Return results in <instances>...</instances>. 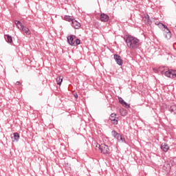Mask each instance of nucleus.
<instances>
[{
  "label": "nucleus",
  "mask_w": 176,
  "mask_h": 176,
  "mask_svg": "<svg viewBox=\"0 0 176 176\" xmlns=\"http://www.w3.org/2000/svg\"><path fill=\"white\" fill-rule=\"evenodd\" d=\"M16 27L19 28V30H20L21 31V30H23L24 25H23L22 23H21L19 24Z\"/></svg>",
  "instance_id": "nucleus-22"
},
{
  "label": "nucleus",
  "mask_w": 176,
  "mask_h": 176,
  "mask_svg": "<svg viewBox=\"0 0 176 176\" xmlns=\"http://www.w3.org/2000/svg\"><path fill=\"white\" fill-rule=\"evenodd\" d=\"M142 20L144 22V24H146V25H151L152 24V21L151 20L149 14H146L144 16H143Z\"/></svg>",
  "instance_id": "nucleus-6"
},
{
  "label": "nucleus",
  "mask_w": 176,
  "mask_h": 176,
  "mask_svg": "<svg viewBox=\"0 0 176 176\" xmlns=\"http://www.w3.org/2000/svg\"><path fill=\"white\" fill-rule=\"evenodd\" d=\"M170 112L173 113L174 115H176V105H172L169 109Z\"/></svg>",
  "instance_id": "nucleus-16"
},
{
  "label": "nucleus",
  "mask_w": 176,
  "mask_h": 176,
  "mask_svg": "<svg viewBox=\"0 0 176 176\" xmlns=\"http://www.w3.org/2000/svg\"><path fill=\"white\" fill-rule=\"evenodd\" d=\"M116 140L118 142H122L123 144H126V139H124V136L120 133H118V138H116Z\"/></svg>",
  "instance_id": "nucleus-11"
},
{
  "label": "nucleus",
  "mask_w": 176,
  "mask_h": 176,
  "mask_svg": "<svg viewBox=\"0 0 176 176\" xmlns=\"http://www.w3.org/2000/svg\"><path fill=\"white\" fill-rule=\"evenodd\" d=\"M119 100V102L122 104L123 107H124V108H126V109H129V108H130V104H127V102H126L124 101V100H123V98H118Z\"/></svg>",
  "instance_id": "nucleus-8"
},
{
  "label": "nucleus",
  "mask_w": 176,
  "mask_h": 176,
  "mask_svg": "<svg viewBox=\"0 0 176 176\" xmlns=\"http://www.w3.org/2000/svg\"><path fill=\"white\" fill-rule=\"evenodd\" d=\"M72 25L75 30H79V28H80V23L78 22L76 20L72 21Z\"/></svg>",
  "instance_id": "nucleus-9"
},
{
  "label": "nucleus",
  "mask_w": 176,
  "mask_h": 176,
  "mask_svg": "<svg viewBox=\"0 0 176 176\" xmlns=\"http://www.w3.org/2000/svg\"><path fill=\"white\" fill-rule=\"evenodd\" d=\"M162 30L164 32V35L165 36V38H166V39H170L171 31H170V29H168L166 25H164L162 27Z\"/></svg>",
  "instance_id": "nucleus-2"
},
{
  "label": "nucleus",
  "mask_w": 176,
  "mask_h": 176,
  "mask_svg": "<svg viewBox=\"0 0 176 176\" xmlns=\"http://www.w3.org/2000/svg\"><path fill=\"white\" fill-rule=\"evenodd\" d=\"M111 135H113V137L114 138H119V133L116 131H111Z\"/></svg>",
  "instance_id": "nucleus-17"
},
{
  "label": "nucleus",
  "mask_w": 176,
  "mask_h": 176,
  "mask_svg": "<svg viewBox=\"0 0 176 176\" xmlns=\"http://www.w3.org/2000/svg\"><path fill=\"white\" fill-rule=\"evenodd\" d=\"M161 149L164 152H167L168 151V149H170V146L166 143H162L161 144Z\"/></svg>",
  "instance_id": "nucleus-12"
},
{
  "label": "nucleus",
  "mask_w": 176,
  "mask_h": 176,
  "mask_svg": "<svg viewBox=\"0 0 176 176\" xmlns=\"http://www.w3.org/2000/svg\"><path fill=\"white\" fill-rule=\"evenodd\" d=\"M112 124H118V120H116V119H114V120H113L112 121Z\"/></svg>",
  "instance_id": "nucleus-25"
},
{
  "label": "nucleus",
  "mask_w": 176,
  "mask_h": 176,
  "mask_svg": "<svg viewBox=\"0 0 176 176\" xmlns=\"http://www.w3.org/2000/svg\"><path fill=\"white\" fill-rule=\"evenodd\" d=\"M63 76H58L57 78H56V83L57 85H58L59 86H61V83H63Z\"/></svg>",
  "instance_id": "nucleus-13"
},
{
  "label": "nucleus",
  "mask_w": 176,
  "mask_h": 176,
  "mask_svg": "<svg viewBox=\"0 0 176 176\" xmlns=\"http://www.w3.org/2000/svg\"><path fill=\"white\" fill-rule=\"evenodd\" d=\"M124 40L127 47L129 49L134 50L140 47V40L133 36H128L126 38H124Z\"/></svg>",
  "instance_id": "nucleus-1"
},
{
  "label": "nucleus",
  "mask_w": 176,
  "mask_h": 176,
  "mask_svg": "<svg viewBox=\"0 0 176 176\" xmlns=\"http://www.w3.org/2000/svg\"><path fill=\"white\" fill-rule=\"evenodd\" d=\"M73 43V46H78V45H80V40L79 38H76Z\"/></svg>",
  "instance_id": "nucleus-18"
},
{
  "label": "nucleus",
  "mask_w": 176,
  "mask_h": 176,
  "mask_svg": "<svg viewBox=\"0 0 176 176\" xmlns=\"http://www.w3.org/2000/svg\"><path fill=\"white\" fill-rule=\"evenodd\" d=\"M20 23H21V22H20V21H15V24H16V26H18L19 25V24H20Z\"/></svg>",
  "instance_id": "nucleus-27"
},
{
  "label": "nucleus",
  "mask_w": 176,
  "mask_h": 176,
  "mask_svg": "<svg viewBox=\"0 0 176 176\" xmlns=\"http://www.w3.org/2000/svg\"><path fill=\"white\" fill-rule=\"evenodd\" d=\"M157 25L160 28H162V30H163V26L164 25V24H163L162 23L159 22Z\"/></svg>",
  "instance_id": "nucleus-24"
},
{
  "label": "nucleus",
  "mask_w": 176,
  "mask_h": 176,
  "mask_svg": "<svg viewBox=\"0 0 176 176\" xmlns=\"http://www.w3.org/2000/svg\"><path fill=\"white\" fill-rule=\"evenodd\" d=\"M110 120L112 122L113 120H115L116 119V113H111L109 117Z\"/></svg>",
  "instance_id": "nucleus-20"
},
{
  "label": "nucleus",
  "mask_w": 176,
  "mask_h": 176,
  "mask_svg": "<svg viewBox=\"0 0 176 176\" xmlns=\"http://www.w3.org/2000/svg\"><path fill=\"white\" fill-rule=\"evenodd\" d=\"M175 27H176V25H175Z\"/></svg>",
  "instance_id": "nucleus-31"
},
{
  "label": "nucleus",
  "mask_w": 176,
  "mask_h": 176,
  "mask_svg": "<svg viewBox=\"0 0 176 176\" xmlns=\"http://www.w3.org/2000/svg\"><path fill=\"white\" fill-rule=\"evenodd\" d=\"M21 31H23L25 34H28V35H30V33H28V32H30V29H28V28L23 26V28L22 29Z\"/></svg>",
  "instance_id": "nucleus-19"
},
{
  "label": "nucleus",
  "mask_w": 176,
  "mask_h": 176,
  "mask_svg": "<svg viewBox=\"0 0 176 176\" xmlns=\"http://www.w3.org/2000/svg\"><path fill=\"white\" fill-rule=\"evenodd\" d=\"M100 153H102V155H110L111 152H109V147L105 144H102Z\"/></svg>",
  "instance_id": "nucleus-3"
},
{
  "label": "nucleus",
  "mask_w": 176,
  "mask_h": 176,
  "mask_svg": "<svg viewBox=\"0 0 176 176\" xmlns=\"http://www.w3.org/2000/svg\"><path fill=\"white\" fill-rule=\"evenodd\" d=\"M113 58L116 64H118V65H120V66L123 65V60L122 59V57L119 54H115L113 55Z\"/></svg>",
  "instance_id": "nucleus-5"
},
{
  "label": "nucleus",
  "mask_w": 176,
  "mask_h": 176,
  "mask_svg": "<svg viewBox=\"0 0 176 176\" xmlns=\"http://www.w3.org/2000/svg\"><path fill=\"white\" fill-rule=\"evenodd\" d=\"M65 20H66V21H72V23L74 21V19H72L71 16L68 15L65 16Z\"/></svg>",
  "instance_id": "nucleus-21"
},
{
  "label": "nucleus",
  "mask_w": 176,
  "mask_h": 176,
  "mask_svg": "<svg viewBox=\"0 0 176 176\" xmlns=\"http://www.w3.org/2000/svg\"><path fill=\"white\" fill-rule=\"evenodd\" d=\"M96 146V148H98V149L101 150V144L97 143Z\"/></svg>",
  "instance_id": "nucleus-26"
},
{
  "label": "nucleus",
  "mask_w": 176,
  "mask_h": 176,
  "mask_svg": "<svg viewBox=\"0 0 176 176\" xmlns=\"http://www.w3.org/2000/svg\"><path fill=\"white\" fill-rule=\"evenodd\" d=\"M74 97H75V98H78V94H74Z\"/></svg>",
  "instance_id": "nucleus-29"
},
{
  "label": "nucleus",
  "mask_w": 176,
  "mask_h": 176,
  "mask_svg": "<svg viewBox=\"0 0 176 176\" xmlns=\"http://www.w3.org/2000/svg\"><path fill=\"white\" fill-rule=\"evenodd\" d=\"M155 24H156V25H157L159 24V22L155 23Z\"/></svg>",
  "instance_id": "nucleus-30"
},
{
  "label": "nucleus",
  "mask_w": 176,
  "mask_h": 176,
  "mask_svg": "<svg viewBox=\"0 0 176 176\" xmlns=\"http://www.w3.org/2000/svg\"><path fill=\"white\" fill-rule=\"evenodd\" d=\"M15 85H16L17 86L21 85V83L19 81H16Z\"/></svg>",
  "instance_id": "nucleus-28"
},
{
  "label": "nucleus",
  "mask_w": 176,
  "mask_h": 176,
  "mask_svg": "<svg viewBox=\"0 0 176 176\" xmlns=\"http://www.w3.org/2000/svg\"><path fill=\"white\" fill-rule=\"evenodd\" d=\"M76 38V36L74 35H71L70 36L67 37V42L69 45H70V46H73L74 42H75V41L74 40Z\"/></svg>",
  "instance_id": "nucleus-7"
},
{
  "label": "nucleus",
  "mask_w": 176,
  "mask_h": 176,
  "mask_svg": "<svg viewBox=\"0 0 176 176\" xmlns=\"http://www.w3.org/2000/svg\"><path fill=\"white\" fill-rule=\"evenodd\" d=\"M100 20L103 21V23H107L108 20H109V16L106 14H100Z\"/></svg>",
  "instance_id": "nucleus-10"
},
{
  "label": "nucleus",
  "mask_w": 176,
  "mask_h": 176,
  "mask_svg": "<svg viewBox=\"0 0 176 176\" xmlns=\"http://www.w3.org/2000/svg\"><path fill=\"white\" fill-rule=\"evenodd\" d=\"M6 36L7 38H6V42H8V43H12L13 42V38L11 37L10 35L9 34H6Z\"/></svg>",
  "instance_id": "nucleus-14"
},
{
  "label": "nucleus",
  "mask_w": 176,
  "mask_h": 176,
  "mask_svg": "<svg viewBox=\"0 0 176 176\" xmlns=\"http://www.w3.org/2000/svg\"><path fill=\"white\" fill-rule=\"evenodd\" d=\"M162 74H164L165 76L167 78H176V71H166V72H162Z\"/></svg>",
  "instance_id": "nucleus-4"
},
{
  "label": "nucleus",
  "mask_w": 176,
  "mask_h": 176,
  "mask_svg": "<svg viewBox=\"0 0 176 176\" xmlns=\"http://www.w3.org/2000/svg\"><path fill=\"white\" fill-rule=\"evenodd\" d=\"M120 113L122 116H126V110H120Z\"/></svg>",
  "instance_id": "nucleus-23"
},
{
  "label": "nucleus",
  "mask_w": 176,
  "mask_h": 176,
  "mask_svg": "<svg viewBox=\"0 0 176 176\" xmlns=\"http://www.w3.org/2000/svg\"><path fill=\"white\" fill-rule=\"evenodd\" d=\"M14 135V141L19 142V140H20V134L19 133L16 132L13 133Z\"/></svg>",
  "instance_id": "nucleus-15"
}]
</instances>
